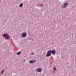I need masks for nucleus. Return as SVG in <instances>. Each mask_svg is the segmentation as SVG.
Returning a JSON list of instances; mask_svg holds the SVG:
<instances>
[{
	"label": "nucleus",
	"instance_id": "f257e3e1",
	"mask_svg": "<svg viewBox=\"0 0 76 76\" xmlns=\"http://www.w3.org/2000/svg\"><path fill=\"white\" fill-rule=\"evenodd\" d=\"M3 36L4 38H5L6 39H9L11 37L10 36L7 34H4Z\"/></svg>",
	"mask_w": 76,
	"mask_h": 76
},
{
	"label": "nucleus",
	"instance_id": "f03ea898",
	"mask_svg": "<svg viewBox=\"0 0 76 76\" xmlns=\"http://www.w3.org/2000/svg\"><path fill=\"white\" fill-rule=\"evenodd\" d=\"M47 54L46 55V57H49V56H51V53H52L51 50H49L47 52Z\"/></svg>",
	"mask_w": 76,
	"mask_h": 76
},
{
	"label": "nucleus",
	"instance_id": "7ed1b4c3",
	"mask_svg": "<svg viewBox=\"0 0 76 76\" xmlns=\"http://www.w3.org/2000/svg\"><path fill=\"white\" fill-rule=\"evenodd\" d=\"M67 3H64L63 4V6L62 5V8H66L67 7Z\"/></svg>",
	"mask_w": 76,
	"mask_h": 76
},
{
	"label": "nucleus",
	"instance_id": "20e7f679",
	"mask_svg": "<svg viewBox=\"0 0 76 76\" xmlns=\"http://www.w3.org/2000/svg\"><path fill=\"white\" fill-rule=\"evenodd\" d=\"M27 34L26 33H23L22 34L21 37H23V38H25V37H26V36H27Z\"/></svg>",
	"mask_w": 76,
	"mask_h": 76
},
{
	"label": "nucleus",
	"instance_id": "39448f33",
	"mask_svg": "<svg viewBox=\"0 0 76 76\" xmlns=\"http://www.w3.org/2000/svg\"><path fill=\"white\" fill-rule=\"evenodd\" d=\"M36 62V60H31L29 61V63L31 64H33V63H35Z\"/></svg>",
	"mask_w": 76,
	"mask_h": 76
},
{
	"label": "nucleus",
	"instance_id": "423d86ee",
	"mask_svg": "<svg viewBox=\"0 0 76 76\" xmlns=\"http://www.w3.org/2000/svg\"><path fill=\"white\" fill-rule=\"evenodd\" d=\"M51 53L53 55H54L56 53V50H51Z\"/></svg>",
	"mask_w": 76,
	"mask_h": 76
},
{
	"label": "nucleus",
	"instance_id": "0eeeda50",
	"mask_svg": "<svg viewBox=\"0 0 76 76\" xmlns=\"http://www.w3.org/2000/svg\"><path fill=\"white\" fill-rule=\"evenodd\" d=\"M37 72H42V69L41 68H38L37 70Z\"/></svg>",
	"mask_w": 76,
	"mask_h": 76
},
{
	"label": "nucleus",
	"instance_id": "6e6552de",
	"mask_svg": "<svg viewBox=\"0 0 76 76\" xmlns=\"http://www.w3.org/2000/svg\"><path fill=\"white\" fill-rule=\"evenodd\" d=\"M23 4L22 3L20 4L19 5V7H23Z\"/></svg>",
	"mask_w": 76,
	"mask_h": 76
},
{
	"label": "nucleus",
	"instance_id": "1a4fd4ad",
	"mask_svg": "<svg viewBox=\"0 0 76 76\" xmlns=\"http://www.w3.org/2000/svg\"><path fill=\"white\" fill-rule=\"evenodd\" d=\"M21 53V51H20L17 53V55H19V54H20Z\"/></svg>",
	"mask_w": 76,
	"mask_h": 76
},
{
	"label": "nucleus",
	"instance_id": "9d476101",
	"mask_svg": "<svg viewBox=\"0 0 76 76\" xmlns=\"http://www.w3.org/2000/svg\"><path fill=\"white\" fill-rule=\"evenodd\" d=\"M53 68L54 71H56V70H57V68H55V67H53Z\"/></svg>",
	"mask_w": 76,
	"mask_h": 76
},
{
	"label": "nucleus",
	"instance_id": "9b49d317",
	"mask_svg": "<svg viewBox=\"0 0 76 76\" xmlns=\"http://www.w3.org/2000/svg\"><path fill=\"white\" fill-rule=\"evenodd\" d=\"M4 72V70H3L1 72V74H2Z\"/></svg>",
	"mask_w": 76,
	"mask_h": 76
},
{
	"label": "nucleus",
	"instance_id": "f8f14e48",
	"mask_svg": "<svg viewBox=\"0 0 76 76\" xmlns=\"http://www.w3.org/2000/svg\"><path fill=\"white\" fill-rule=\"evenodd\" d=\"M33 54H34V53H32L31 54V55H33Z\"/></svg>",
	"mask_w": 76,
	"mask_h": 76
},
{
	"label": "nucleus",
	"instance_id": "ddd939ff",
	"mask_svg": "<svg viewBox=\"0 0 76 76\" xmlns=\"http://www.w3.org/2000/svg\"><path fill=\"white\" fill-rule=\"evenodd\" d=\"M43 6V4H42L41 6Z\"/></svg>",
	"mask_w": 76,
	"mask_h": 76
},
{
	"label": "nucleus",
	"instance_id": "4468645a",
	"mask_svg": "<svg viewBox=\"0 0 76 76\" xmlns=\"http://www.w3.org/2000/svg\"><path fill=\"white\" fill-rule=\"evenodd\" d=\"M31 40H33V38L31 39Z\"/></svg>",
	"mask_w": 76,
	"mask_h": 76
}]
</instances>
